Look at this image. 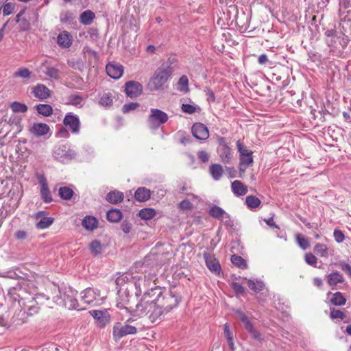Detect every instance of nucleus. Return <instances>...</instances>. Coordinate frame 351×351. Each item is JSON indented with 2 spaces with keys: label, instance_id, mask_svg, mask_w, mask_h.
Returning <instances> with one entry per match:
<instances>
[{
  "label": "nucleus",
  "instance_id": "obj_48",
  "mask_svg": "<svg viewBox=\"0 0 351 351\" xmlns=\"http://www.w3.org/2000/svg\"><path fill=\"white\" fill-rule=\"evenodd\" d=\"M314 252L316 254L326 257L328 256V247L325 244L317 243L314 247Z\"/></svg>",
  "mask_w": 351,
  "mask_h": 351
},
{
  "label": "nucleus",
  "instance_id": "obj_50",
  "mask_svg": "<svg viewBox=\"0 0 351 351\" xmlns=\"http://www.w3.org/2000/svg\"><path fill=\"white\" fill-rule=\"evenodd\" d=\"M330 317L332 319H339L342 320L346 317V314L341 310L335 308H330Z\"/></svg>",
  "mask_w": 351,
  "mask_h": 351
},
{
  "label": "nucleus",
  "instance_id": "obj_37",
  "mask_svg": "<svg viewBox=\"0 0 351 351\" xmlns=\"http://www.w3.org/2000/svg\"><path fill=\"white\" fill-rule=\"evenodd\" d=\"M36 109L38 114L45 117H49L53 112V108L49 104H38L37 106H36Z\"/></svg>",
  "mask_w": 351,
  "mask_h": 351
},
{
  "label": "nucleus",
  "instance_id": "obj_22",
  "mask_svg": "<svg viewBox=\"0 0 351 351\" xmlns=\"http://www.w3.org/2000/svg\"><path fill=\"white\" fill-rule=\"evenodd\" d=\"M32 93L39 100H45L50 97L51 90L44 84H39L33 88Z\"/></svg>",
  "mask_w": 351,
  "mask_h": 351
},
{
  "label": "nucleus",
  "instance_id": "obj_40",
  "mask_svg": "<svg viewBox=\"0 0 351 351\" xmlns=\"http://www.w3.org/2000/svg\"><path fill=\"white\" fill-rule=\"evenodd\" d=\"M245 204L250 209H255L261 205V202L256 196L249 195L245 199Z\"/></svg>",
  "mask_w": 351,
  "mask_h": 351
},
{
  "label": "nucleus",
  "instance_id": "obj_3",
  "mask_svg": "<svg viewBox=\"0 0 351 351\" xmlns=\"http://www.w3.org/2000/svg\"><path fill=\"white\" fill-rule=\"evenodd\" d=\"M154 300L157 303L158 306L162 308L165 313H168L178 305L180 298L172 291H160Z\"/></svg>",
  "mask_w": 351,
  "mask_h": 351
},
{
  "label": "nucleus",
  "instance_id": "obj_35",
  "mask_svg": "<svg viewBox=\"0 0 351 351\" xmlns=\"http://www.w3.org/2000/svg\"><path fill=\"white\" fill-rule=\"evenodd\" d=\"M73 195V189L69 186H61L58 189V195L62 199L70 200Z\"/></svg>",
  "mask_w": 351,
  "mask_h": 351
},
{
  "label": "nucleus",
  "instance_id": "obj_5",
  "mask_svg": "<svg viewBox=\"0 0 351 351\" xmlns=\"http://www.w3.org/2000/svg\"><path fill=\"white\" fill-rule=\"evenodd\" d=\"M236 145L239 153V169L245 171L253 162L252 152L247 149L240 140L237 141Z\"/></svg>",
  "mask_w": 351,
  "mask_h": 351
},
{
  "label": "nucleus",
  "instance_id": "obj_19",
  "mask_svg": "<svg viewBox=\"0 0 351 351\" xmlns=\"http://www.w3.org/2000/svg\"><path fill=\"white\" fill-rule=\"evenodd\" d=\"M29 132L36 137H40L47 134L50 132L49 126L43 123H34L29 129Z\"/></svg>",
  "mask_w": 351,
  "mask_h": 351
},
{
  "label": "nucleus",
  "instance_id": "obj_39",
  "mask_svg": "<svg viewBox=\"0 0 351 351\" xmlns=\"http://www.w3.org/2000/svg\"><path fill=\"white\" fill-rule=\"evenodd\" d=\"M156 215V210L152 208H145L141 209L138 213L140 218L144 220L152 219Z\"/></svg>",
  "mask_w": 351,
  "mask_h": 351
},
{
  "label": "nucleus",
  "instance_id": "obj_36",
  "mask_svg": "<svg viewBox=\"0 0 351 351\" xmlns=\"http://www.w3.org/2000/svg\"><path fill=\"white\" fill-rule=\"evenodd\" d=\"M122 217V213L119 209H111L106 214L107 219L113 223L119 221Z\"/></svg>",
  "mask_w": 351,
  "mask_h": 351
},
{
  "label": "nucleus",
  "instance_id": "obj_46",
  "mask_svg": "<svg viewBox=\"0 0 351 351\" xmlns=\"http://www.w3.org/2000/svg\"><path fill=\"white\" fill-rule=\"evenodd\" d=\"M231 262L239 268L245 269L247 267L246 261L240 256L232 255L231 256Z\"/></svg>",
  "mask_w": 351,
  "mask_h": 351
},
{
  "label": "nucleus",
  "instance_id": "obj_8",
  "mask_svg": "<svg viewBox=\"0 0 351 351\" xmlns=\"http://www.w3.org/2000/svg\"><path fill=\"white\" fill-rule=\"evenodd\" d=\"M53 156L57 160L62 162H68L75 158L76 153L66 145H61L55 147Z\"/></svg>",
  "mask_w": 351,
  "mask_h": 351
},
{
  "label": "nucleus",
  "instance_id": "obj_60",
  "mask_svg": "<svg viewBox=\"0 0 351 351\" xmlns=\"http://www.w3.org/2000/svg\"><path fill=\"white\" fill-rule=\"evenodd\" d=\"M197 156L202 162H206L209 160L210 155L206 151L202 150L197 152Z\"/></svg>",
  "mask_w": 351,
  "mask_h": 351
},
{
  "label": "nucleus",
  "instance_id": "obj_45",
  "mask_svg": "<svg viewBox=\"0 0 351 351\" xmlns=\"http://www.w3.org/2000/svg\"><path fill=\"white\" fill-rule=\"evenodd\" d=\"M10 108L14 112L25 113L27 111V106L25 104L14 101L11 104Z\"/></svg>",
  "mask_w": 351,
  "mask_h": 351
},
{
  "label": "nucleus",
  "instance_id": "obj_10",
  "mask_svg": "<svg viewBox=\"0 0 351 351\" xmlns=\"http://www.w3.org/2000/svg\"><path fill=\"white\" fill-rule=\"evenodd\" d=\"M37 71H43L46 76L53 80H57L60 77V71L57 67L53 66L48 60H43Z\"/></svg>",
  "mask_w": 351,
  "mask_h": 351
},
{
  "label": "nucleus",
  "instance_id": "obj_24",
  "mask_svg": "<svg viewBox=\"0 0 351 351\" xmlns=\"http://www.w3.org/2000/svg\"><path fill=\"white\" fill-rule=\"evenodd\" d=\"M327 282L334 289L338 285L344 282V278L342 274L338 271H335L326 276Z\"/></svg>",
  "mask_w": 351,
  "mask_h": 351
},
{
  "label": "nucleus",
  "instance_id": "obj_21",
  "mask_svg": "<svg viewBox=\"0 0 351 351\" xmlns=\"http://www.w3.org/2000/svg\"><path fill=\"white\" fill-rule=\"evenodd\" d=\"M73 40L72 35L67 31L61 32L57 38L58 45L63 49L70 47L73 43Z\"/></svg>",
  "mask_w": 351,
  "mask_h": 351
},
{
  "label": "nucleus",
  "instance_id": "obj_49",
  "mask_svg": "<svg viewBox=\"0 0 351 351\" xmlns=\"http://www.w3.org/2000/svg\"><path fill=\"white\" fill-rule=\"evenodd\" d=\"M177 65V59L175 56H171L168 58V60L163 62L160 66H164L168 70L171 71V73H173L174 71V69L176 67Z\"/></svg>",
  "mask_w": 351,
  "mask_h": 351
},
{
  "label": "nucleus",
  "instance_id": "obj_47",
  "mask_svg": "<svg viewBox=\"0 0 351 351\" xmlns=\"http://www.w3.org/2000/svg\"><path fill=\"white\" fill-rule=\"evenodd\" d=\"M31 71L25 67H20L14 73V75L16 77H21L23 79H29L31 77Z\"/></svg>",
  "mask_w": 351,
  "mask_h": 351
},
{
  "label": "nucleus",
  "instance_id": "obj_64",
  "mask_svg": "<svg viewBox=\"0 0 351 351\" xmlns=\"http://www.w3.org/2000/svg\"><path fill=\"white\" fill-rule=\"evenodd\" d=\"M121 228L123 232L127 234L130 232L132 229V225L127 221H123L121 225Z\"/></svg>",
  "mask_w": 351,
  "mask_h": 351
},
{
  "label": "nucleus",
  "instance_id": "obj_29",
  "mask_svg": "<svg viewBox=\"0 0 351 351\" xmlns=\"http://www.w3.org/2000/svg\"><path fill=\"white\" fill-rule=\"evenodd\" d=\"M83 227L87 230H93L97 228L98 221L93 216H86L82 223Z\"/></svg>",
  "mask_w": 351,
  "mask_h": 351
},
{
  "label": "nucleus",
  "instance_id": "obj_63",
  "mask_svg": "<svg viewBox=\"0 0 351 351\" xmlns=\"http://www.w3.org/2000/svg\"><path fill=\"white\" fill-rule=\"evenodd\" d=\"M235 317L241 322H244L248 318L247 315L241 310H237L234 312Z\"/></svg>",
  "mask_w": 351,
  "mask_h": 351
},
{
  "label": "nucleus",
  "instance_id": "obj_25",
  "mask_svg": "<svg viewBox=\"0 0 351 351\" xmlns=\"http://www.w3.org/2000/svg\"><path fill=\"white\" fill-rule=\"evenodd\" d=\"M44 211H39L35 215L36 219L41 218L39 221L36 223V228L38 229H45L49 227L53 222L54 219L53 217H45Z\"/></svg>",
  "mask_w": 351,
  "mask_h": 351
},
{
  "label": "nucleus",
  "instance_id": "obj_23",
  "mask_svg": "<svg viewBox=\"0 0 351 351\" xmlns=\"http://www.w3.org/2000/svg\"><path fill=\"white\" fill-rule=\"evenodd\" d=\"M90 314L95 319L97 320V324L101 328L106 326L109 322V318L106 311L93 310L90 311Z\"/></svg>",
  "mask_w": 351,
  "mask_h": 351
},
{
  "label": "nucleus",
  "instance_id": "obj_42",
  "mask_svg": "<svg viewBox=\"0 0 351 351\" xmlns=\"http://www.w3.org/2000/svg\"><path fill=\"white\" fill-rule=\"evenodd\" d=\"M178 90L184 93L189 91V80L186 75L180 77L178 82Z\"/></svg>",
  "mask_w": 351,
  "mask_h": 351
},
{
  "label": "nucleus",
  "instance_id": "obj_9",
  "mask_svg": "<svg viewBox=\"0 0 351 351\" xmlns=\"http://www.w3.org/2000/svg\"><path fill=\"white\" fill-rule=\"evenodd\" d=\"M136 332L137 329L135 326L129 324H122L120 322L115 323L112 329V335L115 341H118L128 335H134Z\"/></svg>",
  "mask_w": 351,
  "mask_h": 351
},
{
  "label": "nucleus",
  "instance_id": "obj_13",
  "mask_svg": "<svg viewBox=\"0 0 351 351\" xmlns=\"http://www.w3.org/2000/svg\"><path fill=\"white\" fill-rule=\"evenodd\" d=\"M63 123L73 134H77L80 132V121L73 113L68 112L64 118Z\"/></svg>",
  "mask_w": 351,
  "mask_h": 351
},
{
  "label": "nucleus",
  "instance_id": "obj_56",
  "mask_svg": "<svg viewBox=\"0 0 351 351\" xmlns=\"http://www.w3.org/2000/svg\"><path fill=\"white\" fill-rule=\"evenodd\" d=\"M333 236H334L335 240L338 243H342L345 239V235H344L343 232L339 229H335L334 230Z\"/></svg>",
  "mask_w": 351,
  "mask_h": 351
},
{
  "label": "nucleus",
  "instance_id": "obj_34",
  "mask_svg": "<svg viewBox=\"0 0 351 351\" xmlns=\"http://www.w3.org/2000/svg\"><path fill=\"white\" fill-rule=\"evenodd\" d=\"M95 15L91 10H86L83 12L80 16V21L83 25H90L92 23Z\"/></svg>",
  "mask_w": 351,
  "mask_h": 351
},
{
  "label": "nucleus",
  "instance_id": "obj_20",
  "mask_svg": "<svg viewBox=\"0 0 351 351\" xmlns=\"http://www.w3.org/2000/svg\"><path fill=\"white\" fill-rule=\"evenodd\" d=\"M209 215L217 219L224 221L225 223L230 221V217L223 208L217 206H213L209 210Z\"/></svg>",
  "mask_w": 351,
  "mask_h": 351
},
{
  "label": "nucleus",
  "instance_id": "obj_11",
  "mask_svg": "<svg viewBox=\"0 0 351 351\" xmlns=\"http://www.w3.org/2000/svg\"><path fill=\"white\" fill-rule=\"evenodd\" d=\"M219 143L217 152L219 158L223 163H229L232 158L231 149L226 142L225 138L220 137L219 138Z\"/></svg>",
  "mask_w": 351,
  "mask_h": 351
},
{
  "label": "nucleus",
  "instance_id": "obj_15",
  "mask_svg": "<svg viewBox=\"0 0 351 351\" xmlns=\"http://www.w3.org/2000/svg\"><path fill=\"white\" fill-rule=\"evenodd\" d=\"M143 91L142 85L136 81H128L125 84V92L128 97L136 98L139 96Z\"/></svg>",
  "mask_w": 351,
  "mask_h": 351
},
{
  "label": "nucleus",
  "instance_id": "obj_43",
  "mask_svg": "<svg viewBox=\"0 0 351 351\" xmlns=\"http://www.w3.org/2000/svg\"><path fill=\"white\" fill-rule=\"evenodd\" d=\"M89 249L90 252L95 256L101 254L103 250L100 241L97 240H94L90 243Z\"/></svg>",
  "mask_w": 351,
  "mask_h": 351
},
{
  "label": "nucleus",
  "instance_id": "obj_31",
  "mask_svg": "<svg viewBox=\"0 0 351 351\" xmlns=\"http://www.w3.org/2000/svg\"><path fill=\"white\" fill-rule=\"evenodd\" d=\"M242 323L243 324L245 330L250 334L252 338L256 340L261 339V335L254 328L249 318Z\"/></svg>",
  "mask_w": 351,
  "mask_h": 351
},
{
  "label": "nucleus",
  "instance_id": "obj_51",
  "mask_svg": "<svg viewBox=\"0 0 351 351\" xmlns=\"http://www.w3.org/2000/svg\"><path fill=\"white\" fill-rule=\"evenodd\" d=\"M296 241L298 245L302 249L306 250L309 247L310 243L306 238L302 237L300 234L296 236Z\"/></svg>",
  "mask_w": 351,
  "mask_h": 351
},
{
  "label": "nucleus",
  "instance_id": "obj_6",
  "mask_svg": "<svg viewBox=\"0 0 351 351\" xmlns=\"http://www.w3.org/2000/svg\"><path fill=\"white\" fill-rule=\"evenodd\" d=\"M81 302L90 306H97L102 304L104 298L100 295L99 290L87 288L81 293Z\"/></svg>",
  "mask_w": 351,
  "mask_h": 351
},
{
  "label": "nucleus",
  "instance_id": "obj_58",
  "mask_svg": "<svg viewBox=\"0 0 351 351\" xmlns=\"http://www.w3.org/2000/svg\"><path fill=\"white\" fill-rule=\"evenodd\" d=\"M339 265L341 270L351 278V266L348 263L343 261L340 262Z\"/></svg>",
  "mask_w": 351,
  "mask_h": 351
},
{
  "label": "nucleus",
  "instance_id": "obj_30",
  "mask_svg": "<svg viewBox=\"0 0 351 351\" xmlns=\"http://www.w3.org/2000/svg\"><path fill=\"white\" fill-rule=\"evenodd\" d=\"M123 199V193L118 191L109 192L106 195V200L114 204H117Z\"/></svg>",
  "mask_w": 351,
  "mask_h": 351
},
{
  "label": "nucleus",
  "instance_id": "obj_33",
  "mask_svg": "<svg viewBox=\"0 0 351 351\" xmlns=\"http://www.w3.org/2000/svg\"><path fill=\"white\" fill-rule=\"evenodd\" d=\"M209 172L215 180H219L223 173V170L221 165L212 164L209 167Z\"/></svg>",
  "mask_w": 351,
  "mask_h": 351
},
{
  "label": "nucleus",
  "instance_id": "obj_16",
  "mask_svg": "<svg viewBox=\"0 0 351 351\" xmlns=\"http://www.w3.org/2000/svg\"><path fill=\"white\" fill-rule=\"evenodd\" d=\"M193 136L198 140H206L209 137L208 128L202 123H195L191 128Z\"/></svg>",
  "mask_w": 351,
  "mask_h": 351
},
{
  "label": "nucleus",
  "instance_id": "obj_1",
  "mask_svg": "<svg viewBox=\"0 0 351 351\" xmlns=\"http://www.w3.org/2000/svg\"><path fill=\"white\" fill-rule=\"evenodd\" d=\"M59 295H57L53 298L54 302L59 306H64L69 309H75L77 311L83 310L85 308L84 306H81L75 298L77 292L69 287L65 289L62 292L59 290Z\"/></svg>",
  "mask_w": 351,
  "mask_h": 351
},
{
  "label": "nucleus",
  "instance_id": "obj_61",
  "mask_svg": "<svg viewBox=\"0 0 351 351\" xmlns=\"http://www.w3.org/2000/svg\"><path fill=\"white\" fill-rule=\"evenodd\" d=\"M232 288L236 293L243 294L245 291L243 287L237 282L232 283Z\"/></svg>",
  "mask_w": 351,
  "mask_h": 351
},
{
  "label": "nucleus",
  "instance_id": "obj_55",
  "mask_svg": "<svg viewBox=\"0 0 351 351\" xmlns=\"http://www.w3.org/2000/svg\"><path fill=\"white\" fill-rule=\"evenodd\" d=\"M181 108L184 112L191 114L196 111L197 106H193L189 104H183Z\"/></svg>",
  "mask_w": 351,
  "mask_h": 351
},
{
  "label": "nucleus",
  "instance_id": "obj_38",
  "mask_svg": "<svg viewBox=\"0 0 351 351\" xmlns=\"http://www.w3.org/2000/svg\"><path fill=\"white\" fill-rule=\"evenodd\" d=\"M247 286L251 290L256 293L263 290V289L265 288L264 282L261 280H248Z\"/></svg>",
  "mask_w": 351,
  "mask_h": 351
},
{
  "label": "nucleus",
  "instance_id": "obj_27",
  "mask_svg": "<svg viewBox=\"0 0 351 351\" xmlns=\"http://www.w3.org/2000/svg\"><path fill=\"white\" fill-rule=\"evenodd\" d=\"M67 105H71L77 108H82L84 103V98L78 94H71L68 97Z\"/></svg>",
  "mask_w": 351,
  "mask_h": 351
},
{
  "label": "nucleus",
  "instance_id": "obj_17",
  "mask_svg": "<svg viewBox=\"0 0 351 351\" xmlns=\"http://www.w3.org/2000/svg\"><path fill=\"white\" fill-rule=\"evenodd\" d=\"M106 69L108 75L115 80L119 79L123 73V66L114 62L108 63Z\"/></svg>",
  "mask_w": 351,
  "mask_h": 351
},
{
  "label": "nucleus",
  "instance_id": "obj_18",
  "mask_svg": "<svg viewBox=\"0 0 351 351\" xmlns=\"http://www.w3.org/2000/svg\"><path fill=\"white\" fill-rule=\"evenodd\" d=\"M35 299L34 298L19 299V304L23 307L25 311L28 314L32 315L38 311V307L35 305Z\"/></svg>",
  "mask_w": 351,
  "mask_h": 351
},
{
  "label": "nucleus",
  "instance_id": "obj_7",
  "mask_svg": "<svg viewBox=\"0 0 351 351\" xmlns=\"http://www.w3.org/2000/svg\"><path fill=\"white\" fill-rule=\"evenodd\" d=\"M168 119L169 117L165 112L159 109L151 108L147 122L150 128L155 130L165 123Z\"/></svg>",
  "mask_w": 351,
  "mask_h": 351
},
{
  "label": "nucleus",
  "instance_id": "obj_2",
  "mask_svg": "<svg viewBox=\"0 0 351 351\" xmlns=\"http://www.w3.org/2000/svg\"><path fill=\"white\" fill-rule=\"evenodd\" d=\"M172 73L164 66H160L151 77L148 87L151 90H163L165 84L170 79Z\"/></svg>",
  "mask_w": 351,
  "mask_h": 351
},
{
  "label": "nucleus",
  "instance_id": "obj_26",
  "mask_svg": "<svg viewBox=\"0 0 351 351\" xmlns=\"http://www.w3.org/2000/svg\"><path fill=\"white\" fill-rule=\"evenodd\" d=\"M232 193L237 197L243 196L247 193V188L240 180H234L231 184Z\"/></svg>",
  "mask_w": 351,
  "mask_h": 351
},
{
  "label": "nucleus",
  "instance_id": "obj_28",
  "mask_svg": "<svg viewBox=\"0 0 351 351\" xmlns=\"http://www.w3.org/2000/svg\"><path fill=\"white\" fill-rule=\"evenodd\" d=\"M150 196V190L145 187H139L134 193V197L138 202H146Z\"/></svg>",
  "mask_w": 351,
  "mask_h": 351
},
{
  "label": "nucleus",
  "instance_id": "obj_62",
  "mask_svg": "<svg viewBox=\"0 0 351 351\" xmlns=\"http://www.w3.org/2000/svg\"><path fill=\"white\" fill-rule=\"evenodd\" d=\"M88 35L86 37H89L92 40H95L98 38V30L96 28H90L87 32Z\"/></svg>",
  "mask_w": 351,
  "mask_h": 351
},
{
  "label": "nucleus",
  "instance_id": "obj_32",
  "mask_svg": "<svg viewBox=\"0 0 351 351\" xmlns=\"http://www.w3.org/2000/svg\"><path fill=\"white\" fill-rule=\"evenodd\" d=\"M242 323L243 324L245 330L250 334L252 338L256 340L261 339V335L254 328L249 318Z\"/></svg>",
  "mask_w": 351,
  "mask_h": 351
},
{
  "label": "nucleus",
  "instance_id": "obj_12",
  "mask_svg": "<svg viewBox=\"0 0 351 351\" xmlns=\"http://www.w3.org/2000/svg\"><path fill=\"white\" fill-rule=\"evenodd\" d=\"M38 182L40 186V193L41 199L45 203L49 204L53 202V197L49 191L47 178L44 175L37 176Z\"/></svg>",
  "mask_w": 351,
  "mask_h": 351
},
{
  "label": "nucleus",
  "instance_id": "obj_59",
  "mask_svg": "<svg viewBox=\"0 0 351 351\" xmlns=\"http://www.w3.org/2000/svg\"><path fill=\"white\" fill-rule=\"evenodd\" d=\"M179 208L181 210H188L193 208V205L189 200L184 199L179 204Z\"/></svg>",
  "mask_w": 351,
  "mask_h": 351
},
{
  "label": "nucleus",
  "instance_id": "obj_57",
  "mask_svg": "<svg viewBox=\"0 0 351 351\" xmlns=\"http://www.w3.org/2000/svg\"><path fill=\"white\" fill-rule=\"evenodd\" d=\"M304 259L306 263L309 265L315 266L317 263V258L312 253L306 254Z\"/></svg>",
  "mask_w": 351,
  "mask_h": 351
},
{
  "label": "nucleus",
  "instance_id": "obj_53",
  "mask_svg": "<svg viewBox=\"0 0 351 351\" xmlns=\"http://www.w3.org/2000/svg\"><path fill=\"white\" fill-rule=\"evenodd\" d=\"M139 106V104L137 102H130L123 105L122 108V112L123 113H128L132 110H134Z\"/></svg>",
  "mask_w": 351,
  "mask_h": 351
},
{
  "label": "nucleus",
  "instance_id": "obj_41",
  "mask_svg": "<svg viewBox=\"0 0 351 351\" xmlns=\"http://www.w3.org/2000/svg\"><path fill=\"white\" fill-rule=\"evenodd\" d=\"M330 301L335 306H341L346 304V299L341 292H336L333 294Z\"/></svg>",
  "mask_w": 351,
  "mask_h": 351
},
{
  "label": "nucleus",
  "instance_id": "obj_52",
  "mask_svg": "<svg viewBox=\"0 0 351 351\" xmlns=\"http://www.w3.org/2000/svg\"><path fill=\"white\" fill-rule=\"evenodd\" d=\"M14 4L8 2L3 5V13L5 16H8L14 12Z\"/></svg>",
  "mask_w": 351,
  "mask_h": 351
},
{
  "label": "nucleus",
  "instance_id": "obj_4",
  "mask_svg": "<svg viewBox=\"0 0 351 351\" xmlns=\"http://www.w3.org/2000/svg\"><path fill=\"white\" fill-rule=\"evenodd\" d=\"M141 307H145L146 314L148 315L152 322L160 320L162 317L167 314L162 308L158 306L157 303L154 300L151 302H141L136 305L137 310L142 311L140 309Z\"/></svg>",
  "mask_w": 351,
  "mask_h": 351
},
{
  "label": "nucleus",
  "instance_id": "obj_14",
  "mask_svg": "<svg viewBox=\"0 0 351 351\" xmlns=\"http://www.w3.org/2000/svg\"><path fill=\"white\" fill-rule=\"evenodd\" d=\"M203 257L208 269L214 274L219 276L221 267L219 262L215 258V255L207 252H204L203 253Z\"/></svg>",
  "mask_w": 351,
  "mask_h": 351
},
{
  "label": "nucleus",
  "instance_id": "obj_54",
  "mask_svg": "<svg viewBox=\"0 0 351 351\" xmlns=\"http://www.w3.org/2000/svg\"><path fill=\"white\" fill-rule=\"evenodd\" d=\"M84 53L85 56L88 57L89 59L94 58L95 61L98 60L99 57L97 53L95 51L90 49L89 47H84Z\"/></svg>",
  "mask_w": 351,
  "mask_h": 351
},
{
  "label": "nucleus",
  "instance_id": "obj_44",
  "mask_svg": "<svg viewBox=\"0 0 351 351\" xmlns=\"http://www.w3.org/2000/svg\"><path fill=\"white\" fill-rule=\"evenodd\" d=\"M112 95L110 93H106L101 95L99 103L102 106L109 107L112 104Z\"/></svg>",
  "mask_w": 351,
  "mask_h": 351
}]
</instances>
